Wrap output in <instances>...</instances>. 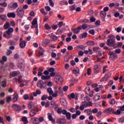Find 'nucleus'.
<instances>
[{"mask_svg": "<svg viewBox=\"0 0 124 124\" xmlns=\"http://www.w3.org/2000/svg\"><path fill=\"white\" fill-rule=\"evenodd\" d=\"M122 110H121V109H118L116 111H114L113 114H115V115H121V113H122Z\"/></svg>", "mask_w": 124, "mask_h": 124, "instance_id": "nucleus-37", "label": "nucleus"}, {"mask_svg": "<svg viewBox=\"0 0 124 124\" xmlns=\"http://www.w3.org/2000/svg\"><path fill=\"white\" fill-rule=\"evenodd\" d=\"M45 28L46 30H51V27L48 24H46L45 25Z\"/></svg>", "mask_w": 124, "mask_h": 124, "instance_id": "nucleus-56", "label": "nucleus"}, {"mask_svg": "<svg viewBox=\"0 0 124 124\" xmlns=\"http://www.w3.org/2000/svg\"><path fill=\"white\" fill-rule=\"evenodd\" d=\"M7 61V57L6 56H3L2 57V60L0 61V63H3V62H6Z\"/></svg>", "mask_w": 124, "mask_h": 124, "instance_id": "nucleus-31", "label": "nucleus"}, {"mask_svg": "<svg viewBox=\"0 0 124 124\" xmlns=\"http://www.w3.org/2000/svg\"><path fill=\"white\" fill-rule=\"evenodd\" d=\"M16 13L17 16H18V17H23L24 14H25V11H24L22 7H19L16 9Z\"/></svg>", "mask_w": 124, "mask_h": 124, "instance_id": "nucleus-3", "label": "nucleus"}, {"mask_svg": "<svg viewBox=\"0 0 124 124\" xmlns=\"http://www.w3.org/2000/svg\"><path fill=\"white\" fill-rule=\"evenodd\" d=\"M68 98L69 99H74L75 98V94L74 93H72L69 95H68Z\"/></svg>", "mask_w": 124, "mask_h": 124, "instance_id": "nucleus-24", "label": "nucleus"}, {"mask_svg": "<svg viewBox=\"0 0 124 124\" xmlns=\"http://www.w3.org/2000/svg\"><path fill=\"white\" fill-rule=\"evenodd\" d=\"M90 22L91 23H93V22H95V18H94V17L91 16L90 17Z\"/></svg>", "mask_w": 124, "mask_h": 124, "instance_id": "nucleus-51", "label": "nucleus"}, {"mask_svg": "<svg viewBox=\"0 0 124 124\" xmlns=\"http://www.w3.org/2000/svg\"><path fill=\"white\" fill-rule=\"evenodd\" d=\"M37 87L40 89H44L45 86H44V82L43 80H40L38 81L37 82Z\"/></svg>", "mask_w": 124, "mask_h": 124, "instance_id": "nucleus-8", "label": "nucleus"}, {"mask_svg": "<svg viewBox=\"0 0 124 124\" xmlns=\"http://www.w3.org/2000/svg\"><path fill=\"white\" fill-rule=\"evenodd\" d=\"M49 5L51 7H54V6L55 5V4H54V2H53V0H48Z\"/></svg>", "mask_w": 124, "mask_h": 124, "instance_id": "nucleus-42", "label": "nucleus"}, {"mask_svg": "<svg viewBox=\"0 0 124 124\" xmlns=\"http://www.w3.org/2000/svg\"><path fill=\"white\" fill-rule=\"evenodd\" d=\"M0 6H3V7H6L7 6V3L6 2L0 3Z\"/></svg>", "mask_w": 124, "mask_h": 124, "instance_id": "nucleus-54", "label": "nucleus"}, {"mask_svg": "<svg viewBox=\"0 0 124 124\" xmlns=\"http://www.w3.org/2000/svg\"><path fill=\"white\" fill-rule=\"evenodd\" d=\"M40 12L43 14V15H47V13H45V10L44 8H42L40 9Z\"/></svg>", "mask_w": 124, "mask_h": 124, "instance_id": "nucleus-46", "label": "nucleus"}, {"mask_svg": "<svg viewBox=\"0 0 124 124\" xmlns=\"http://www.w3.org/2000/svg\"><path fill=\"white\" fill-rule=\"evenodd\" d=\"M101 2L100 0H94V3L96 5H98L100 4Z\"/></svg>", "mask_w": 124, "mask_h": 124, "instance_id": "nucleus-61", "label": "nucleus"}, {"mask_svg": "<svg viewBox=\"0 0 124 124\" xmlns=\"http://www.w3.org/2000/svg\"><path fill=\"white\" fill-rule=\"evenodd\" d=\"M57 112L58 114H59V115H61V114H62V108H58Z\"/></svg>", "mask_w": 124, "mask_h": 124, "instance_id": "nucleus-38", "label": "nucleus"}, {"mask_svg": "<svg viewBox=\"0 0 124 124\" xmlns=\"http://www.w3.org/2000/svg\"><path fill=\"white\" fill-rule=\"evenodd\" d=\"M100 15L102 19H104L106 17V12L102 11L100 12Z\"/></svg>", "mask_w": 124, "mask_h": 124, "instance_id": "nucleus-22", "label": "nucleus"}, {"mask_svg": "<svg viewBox=\"0 0 124 124\" xmlns=\"http://www.w3.org/2000/svg\"><path fill=\"white\" fill-rule=\"evenodd\" d=\"M8 7L10 9H16L18 7V3L15 2L13 4L9 3L8 4Z\"/></svg>", "mask_w": 124, "mask_h": 124, "instance_id": "nucleus-7", "label": "nucleus"}, {"mask_svg": "<svg viewBox=\"0 0 124 124\" xmlns=\"http://www.w3.org/2000/svg\"><path fill=\"white\" fill-rule=\"evenodd\" d=\"M87 36H88V33H87V32H85L79 35V38H80V39H83V38H86Z\"/></svg>", "mask_w": 124, "mask_h": 124, "instance_id": "nucleus-19", "label": "nucleus"}, {"mask_svg": "<svg viewBox=\"0 0 124 124\" xmlns=\"http://www.w3.org/2000/svg\"><path fill=\"white\" fill-rule=\"evenodd\" d=\"M18 75V72L17 71H14L12 73V76L13 77H15Z\"/></svg>", "mask_w": 124, "mask_h": 124, "instance_id": "nucleus-43", "label": "nucleus"}, {"mask_svg": "<svg viewBox=\"0 0 124 124\" xmlns=\"http://www.w3.org/2000/svg\"><path fill=\"white\" fill-rule=\"evenodd\" d=\"M73 10H75V6L74 5L70 7V11H73Z\"/></svg>", "mask_w": 124, "mask_h": 124, "instance_id": "nucleus-60", "label": "nucleus"}, {"mask_svg": "<svg viewBox=\"0 0 124 124\" xmlns=\"http://www.w3.org/2000/svg\"><path fill=\"white\" fill-rule=\"evenodd\" d=\"M7 16L8 18H15L16 17V14L14 12L9 13L7 14Z\"/></svg>", "mask_w": 124, "mask_h": 124, "instance_id": "nucleus-17", "label": "nucleus"}, {"mask_svg": "<svg viewBox=\"0 0 124 124\" xmlns=\"http://www.w3.org/2000/svg\"><path fill=\"white\" fill-rule=\"evenodd\" d=\"M86 124H93V122H91L89 120H85Z\"/></svg>", "mask_w": 124, "mask_h": 124, "instance_id": "nucleus-64", "label": "nucleus"}, {"mask_svg": "<svg viewBox=\"0 0 124 124\" xmlns=\"http://www.w3.org/2000/svg\"><path fill=\"white\" fill-rule=\"evenodd\" d=\"M56 124H64L66 123V120L65 119L60 118L57 119L56 121Z\"/></svg>", "mask_w": 124, "mask_h": 124, "instance_id": "nucleus-13", "label": "nucleus"}, {"mask_svg": "<svg viewBox=\"0 0 124 124\" xmlns=\"http://www.w3.org/2000/svg\"><path fill=\"white\" fill-rule=\"evenodd\" d=\"M60 4L61 6L64 5V4H65V5H67L68 4V2L65 0H63L60 1Z\"/></svg>", "mask_w": 124, "mask_h": 124, "instance_id": "nucleus-21", "label": "nucleus"}, {"mask_svg": "<svg viewBox=\"0 0 124 124\" xmlns=\"http://www.w3.org/2000/svg\"><path fill=\"white\" fill-rule=\"evenodd\" d=\"M10 27V23L8 22H6L3 25V27L5 30H7L6 31L3 32V37L7 39H10L12 37V33L14 31L13 28H9Z\"/></svg>", "mask_w": 124, "mask_h": 124, "instance_id": "nucleus-1", "label": "nucleus"}, {"mask_svg": "<svg viewBox=\"0 0 124 124\" xmlns=\"http://www.w3.org/2000/svg\"><path fill=\"white\" fill-rule=\"evenodd\" d=\"M94 69L95 73H99L100 72V70L101 68H100V65H95L93 67Z\"/></svg>", "mask_w": 124, "mask_h": 124, "instance_id": "nucleus-14", "label": "nucleus"}, {"mask_svg": "<svg viewBox=\"0 0 124 124\" xmlns=\"http://www.w3.org/2000/svg\"><path fill=\"white\" fill-rule=\"evenodd\" d=\"M54 81L56 83H59V82H60V83L62 84V83L63 82V78L61 75H57L55 77Z\"/></svg>", "mask_w": 124, "mask_h": 124, "instance_id": "nucleus-5", "label": "nucleus"}, {"mask_svg": "<svg viewBox=\"0 0 124 124\" xmlns=\"http://www.w3.org/2000/svg\"><path fill=\"white\" fill-rule=\"evenodd\" d=\"M114 52H115L114 54H121V52H122V50L120 48H117V49L115 50Z\"/></svg>", "mask_w": 124, "mask_h": 124, "instance_id": "nucleus-40", "label": "nucleus"}, {"mask_svg": "<svg viewBox=\"0 0 124 124\" xmlns=\"http://www.w3.org/2000/svg\"><path fill=\"white\" fill-rule=\"evenodd\" d=\"M117 44V46H115L116 48H120L123 45V42H119Z\"/></svg>", "mask_w": 124, "mask_h": 124, "instance_id": "nucleus-49", "label": "nucleus"}, {"mask_svg": "<svg viewBox=\"0 0 124 124\" xmlns=\"http://www.w3.org/2000/svg\"><path fill=\"white\" fill-rule=\"evenodd\" d=\"M82 30V27L79 26V27H77V28L72 29V31L74 33H76L77 34L80 32V31Z\"/></svg>", "mask_w": 124, "mask_h": 124, "instance_id": "nucleus-10", "label": "nucleus"}, {"mask_svg": "<svg viewBox=\"0 0 124 124\" xmlns=\"http://www.w3.org/2000/svg\"><path fill=\"white\" fill-rule=\"evenodd\" d=\"M18 97H19V96L18 95V94L17 93H15L14 94V96L12 98L13 101H14V102H16V101L18 100Z\"/></svg>", "mask_w": 124, "mask_h": 124, "instance_id": "nucleus-18", "label": "nucleus"}, {"mask_svg": "<svg viewBox=\"0 0 124 124\" xmlns=\"http://www.w3.org/2000/svg\"><path fill=\"white\" fill-rule=\"evenodd\" d=\"M22 121L23 122L24 124H27L28 123H29V121H28V118L26 116H23L22 118Z\"/></svg>", "mask_w": 124, "mask_h": 124, "instance_id": "nucleus-26", "label": "nucleus"}, {"mask_svg": "<svg viewBox=\"0 0 124 124\" xmlns=\"http://www.w3.org/2000/svg\"><path fill=\"white\" fill-rule=\"evenodd\" d=\"M61 103L63 106H66V105H67V101L65 99H62L61 100Z\"/></svg>", "mask_w": 124, "mask_h": 124, "instance_id": "nucleus-20", "label": "nucleus"}, {"mask_svg": "<svg viewBox=\"0 0 124 124\" xmlns=\"http://www.w3.org/2000/svg\"><path fill=\"white\" fill-rule=\"evenodd\" d=\"M68 112H67V111L66 109H62V115H66Z\"/></svg>", "mask_w": 124, "mask_h": 124, "instance_id": "nucleus-63", "label": "nucleus"}, {"mask_svg": "<svg viewBox=\"0 0 124 124\" xmlns=\"http://www.w3.org/2000/svg\"><path fill=\"white\" fill-rule=\"evenodd\" d=\"M12 107L13 109L15 110V111H16V112H19L22 109V107H21V106L17 104H13Z\"/></svg>", "mask_w": 124, "mask_h": 124, "instance_id": "nucleus-4", "label": "nucleus"}, {"mask_svg": "<svg viewBox=\"0 0 124 124\" xmlns=\"http://www.w3.org/2000/svg\"><path fill=\"white\" fill-rule=\"evenodd\" d=\"M90 100H91V98H90L89 96H86L84 97V102L87 103L90 101Z\"/></svg>", "mask_w": 124, "mask_h": 124, "instance_id": "nucleus-41", "label": "nucleus"}, {"mask_svg": "<svg viewBox=\"0 0 124 124\" xmlns=\"http://www.w3.org/2000/svg\"><path fill=\"white\" fill-rule=\"evenodd\" d=\"M29 94H26L23 95V99H24V100H28V99H29Z\"/></svg>", "mask_w": 124, "mask_h": 124, "instance_id": "nucleus-50", "label": "nucleus"}, {"mask_svg": "<svg viewBox=\"0 0 124 124\" xmlns=\"http://www.w3.org/2000/svg\"><path fill=\"white\" fill-rule=\"evenodd\" d=\"M90 20H89V19H82L81 21V23H89Z\"/></svg>", "mask_w": 124, "mask_h": 124, "instance_id": "nucleus-59", "label": "nucleus"}, {"mask_svg": "<svg viewBox=\"0 0 124 124\" xmlns=\"http://www.w3.org/2000/svg\"><path fill=\"white\" fill-rule=\"evenodd\" d=\"M109 55V59H111L112 61H114V60H116L118 59V55L113 52H111Z\"/></svg>", "mask_w": 124, "mask_h": 124, "instance_id": "nucleus-12", "label": "nucleus"}, {"mask_svg": "<svg viewBox=\"0 0 124 124\" xmlns=\"http://www.w3.org/2000/svg\"><path fill=\"white\" fill-rule=\"evenodd\" d=\"M84 112H85V113H87V114H88V115H91V114L92 113V110H91L90 109H85Z\"/></svg>", "mask_w": 124, "mask_h": 124, "instance_id": "nucleus-45", "label": "nucleus"}, {"mask_svg": "<svg viewBox=\"0 0 124 124\" xmlns=\"http://www.w3.org/2000/svg\"><path fill=\"white\" fill-rule=\"evenodd\" d=\"M89 33L90 34H92V35H94V33H95V31H94V30H90Z\"/></svg>", "mask_w": 124, "mask_h": 124, "instance_id": "nucleus-55", "label": "nucleus"}, {"mask_svg": "<svg viewBox=\"0 0 124 124\" xmlns=\"http://www.w3.org/2000/svg\"><path fill=\"white\" fill-rule=\"evenodd\" d=\"M51 39L53 40V41H56L58 40V37L56 35H54L50 38Z\"/></svg>", "mask_w": 124, "mask_h": 124, "instance_id": "nucleus-53", "label": "nucleus"}, {"mask_svg": "<svg viewBox=\"0 0 124 124\" xmlns=\"http://www.w3.org/2000/svg\"><path fill=\"white\" fill-rule=\"evenodd\" d=\"M8 44L12 46H14V45H15V43L13 40H10L8 42Z\"/></svg>", "mask_w": 124, "mask_h": 124, "instance_id": "nucleus-33", "label": "nucleus"}, {"mask_svg": "<svg viewBox=\"0 0 124 124\" xmlns=\"http://www.w3.org/2000/svg\"><path fill=\"white\" fill-rule=\"evenodd\" d=\"M47 91L48 92V93H49L50 95L53 94V93H54V92L53 91V90H52V88L51 87H48L47 89Z\"/></svg>", "mask_w": 124, "mask_h": 124, "instance_id": "nucleus-29", "label": "nucleus"}, {"mask_svg": "<svg viewBox=\"0 0 124 124\" xmlns=\"http://www.w3.org/2000/svg\"><path fill=\"white\" fill-rule=\"evenodd\" d=\"M100 95H101V94L100 93L96 94L93 97L94 101H97L98 100H100Z\"/></svg>", "mask_w": 124, "mask_h": 124, "instance_id": "nucleus-16", "label": "nucleus"}, {"mask_svg": "<svg viewBox=\"0 0 124 124\" xmlns=\"http://www.w3.org/2000/svg\"><path fill=\"white\" fill-rule=\"evenodd\" d=\"M111 112L112 114H114V110L112 108H108L104 111V113H105V114H107L108 115L110 114Z\"/></svg>", "mask_w": 124, "mask_h": 124, "instance_id": "nucleus-11", "label": "nucleus"}, {"mask_svg": "<svg viewBox=\"0 0 124 124\" xmlns=\"http://www.w3.org/2000/svg\"><path fill=\"white\" fill-rule=\"evenodd\" d=\"M66 118L68 121H70L71 120V113L70 112H68L66 115Z\"/></svg>", "mask_w": 124, "mask_h": 124, "instance_id": "nucleus-28", "label": "nucleus"}, {"mask_svg": "<svg viewBox=\"0 0 124 124\" xmlns=\"http://www.w3.org/2000/svg\"><path fill=\"white\" fill-rule=\"evenodd\" d=\"M36 114V113L35 111H34L33 110L31 109V110L30 112L31 116L32 117H33Z\"/></svg>", "mask_w": 124, "mask_h": 124, "instance_id": "nucleus-47", "label": "nucleus"}, {"mask_svg": "<svg viewBox=\"0 0 124 124\" xmlns=\"http://www.w3.org/2000/svg\"><path fill=\"white\" fill-rule=\"evenodd\" d=\"M51 78L50 76H42L41 79L42 80H49Z\"/></svg>", "mask_w": 124, "mask_h": 124, "instance_id": "nucleus-27", "label": "nucleus"}, {"mask_svg": "<svg viewBox=\"0 0 124 124\" xmlns=\"http://www.w3.org/2000/svg\"><path fill=\"white\" fill-rule=\"evenodd\" d=\"M99 49V47L98 46H95L93 48V52H95L96 53L98 51Z\"/></svg>", "mask_w": 124, "mask_h": 124, "instance_id": "nucleus-44", "label": "nucleus"}, {"mask_svg": "<svg viewBox=\"0 0 124 124\" xmlns=\"http://www.w3.org/2000/svg\"><path fill=\"white\" fill-rule=\"evenodd\" d=\"M26 44H27L26 43V41H23L20 43L19 46L21 47V48H22L23 49H24V48L26 47Z\"/></svg>", "mask_w": 124, "mask_h": 124, "instance_id": "nucleus-25", "label": "nucleus"}, {"mask_svg": "<svg viewBox=\"0 0 124 124\" xmlns=\"http://www.w3.org/2000/svg\"><path fill=\"white\" fill-rule=\"evenodd\" d=\"M119 123H124V117H122L119 119Z\"/></svg>", "mask_w": 124, "mask_h": 124, "instance_id": "nucleus-62", "label": "nucleus"}, {"mask_svg": "<svg viewBox=\"0 0 124 124\" xmlns=\"http://www.w3.org/2000/svg\"><path fill=\"white\" fill-rule=\"evenodd\" d=\"M1 86L2 88L6 87V80H3L1 82Z\"/></svg>", "mask_w": 124, "mask_h": 124, "instance_id": "nucleus-32", "label": "nucleus"}, {"mask_svg": "<svg viewBox=\"0 0 124 124\" xmlns=\"http://www.w3.org/2000/svg\"><path fill=\"white\" fill-rule=\"evenodd\" d=\"M88 106H89V103L84 101L81 102V106L79 107V110H80L81 111H83L85 108L88 107Z\"/></svg>", "mask_w": 124, "mask_h": 124, "instance_id": "nucleus-6", "label": "nucleus"}, {"mask_svg": "<svg viewBox=\"0 0 124 124\" xmlns=\"http://www.w3.org/2000/svg\"><path fill=\"white\" fill-rule=\"evenodd\" d=\"M78 49H82V50H85L86 49V46L83 45H79L77 46Z\"/></svg>", "mask_w": 124, "mask_h": 124, "instance_id": "nucleus-39", "label": "nucleus"}, {"mask_svg": "<svg viewBox=\"0 0 124 124\" xmlns=\"http://www.w3.org/2000/svg\"><path fill=\"white\" fill-rule=\"evenodd\" d=\"M18 67L20 69L22 68H25V64L22 62L19 63L18 65Z\"/></svg>", "mask_w": 124, "mask_h": 124, "instance_id": "nucleus-35", "label": "nucleus"}, {"mask_svg": "<svg viewBox=\"0 0 124 124\" xmlns=\"http://www.w3.org/2000/svg\"><path fill=\"white\" fill-rule=\"evenodd\" d=\"M111 77V74L110 73H107L106 74L105 76L102 78L101 80V82H106V81H108L109 78Z\"/></svg>", "mask_w": 124, "mask_h": 124, "instance_id": "nucleus-9", "label": "nucleus"}, {"mask_svg": "<svg viewBox=\"0 0 124 124\" xmlns=\"http://www.w3.org/2000/svg\"><path fill=\"white\" fill-rule=\"evenodd\" d=\"M87 28H88V25H87L86 24H84L81 26V29H82L83 30H86V29H87Z\"/></svg>", "mask_w": 124, "mask_h": 124, "instance_id": "nucleus-58", "label": "nucleus"}, {"mask_svg": "<svg viewBox=\"0 0 124 124\" xmlns=\"http://www.w3.org/2000/svg\"><path fill=\"white\" fill-rule=\"evenodd\" d=\"M28 108L29 109H32L34 108V103L32 102H31L28 104Z\"/></svg>", "mask_w": 124, "mask_h": 124, "instance_id": "nucleus-23", "label": "nucleus"}, {"mask_svg": "<svg viewBox=\"0 0 124 124\" xmlns=\"http://www.w3.org/2000/svg\"><path fill=\"white\" fill-rule=\"evenodd\" d=\"M93 10H90L88 11V15L90 16H93Z\"/></svg>", "mask_w": 124, "mask_h": 124, "instance_id": "nucleus-57", "label": "nucleus"}, {"mask_svg": "<svg viewBox=\"0 0 124 124\" xmlns=\"http://www.w3.org/2000/svg\"><path fill=\"white\" fill-rule=\"evenodd\" d=\"M48 98V96L46 95H43L41 97V100H46Z\"/></svg>", "mask_w": 124, "mask_h": 124, "instance_id": "nucleus-52", "label": "nucleus"}, {"mask_svg": "<svg viewBox=\"0 0 124 124\" xmlns=\"http://www.w3.org/2000/svg\"><path fill=\"white\" fill-rule=\"evenodd\" d=\"M6 18H7V16L4 15H0V18L2 21H5V20H6Z\"/></svg>", "mask_w": 124, "mask_h": 124, "instance_id": "nucleus-36", "label": "nucleus"}, {"mask_svg": "<svg viewBox=\"0 0 124 124\" xmlns=\"http://www.w3.org/2000/svg\"><path fill=\"white\" fill-rule=\"evenodd\" d=\"M86 44H87V45H89V46H94L95 43L93 41H88L87 42Z\"/></svg>", "mask_w": 124, "mask_h": 124, "instance_id": "nucleus-30", "label": "nucleus"}, {"mask_svg": "<svg viewBox=\"0 0 124 124\" xmlns=\"http://www.w3.org/2000/svg\"><path fill=\"white\" fill-rule=\"evenodd\" d=\"M36 26H38L37 24V19L34 18L32 21V26H31V29H33L36 27Z\"/></svg>", "mask_w": 124, "mask_h": 124, "instance_id": "nucleus-15", "label": "nucleus"}, {"mask_svg": "<svg viewBox=\"0 0 124 124\" xmlns=\"http://www.w3.org/2000/svg\"><path fill=\"white\" fill-rule=\"evenodd\" d=\"M48 115V120L49 121H52L53 120V117H52V114H51L50 113H48L47 114Z\"/></svg>", "mask_w": 124, "mask_h": 124, "instance_id": "nucleus-48", "label": "nucleus"}, {"mask_svg": "<svg viewBox=\"0 0 124 124\" xmlns=\"http://www.w3.org/2000/svg\"><path fill=\"white\" fill-rule=\"evenodd\" d=\"M85 91L86 93H91V88H90V87H87L85 89Z\"/></svg>", "mask_w": 124, "mask_h": 124, "instance_id": "nucleus-34", "label": "nucleus"}, {"mask_svg": "<svg viewBox=\"0 0 124 124\" xmlns=\"http://www.w3.org/2000/svg\"><path fill=\"white\" fill-rule=\"evenodd\" d=\"M108 39L106 42V44L109 47H113L114 49H116V40H115V36L112 34L108 35Z\"/></svg>", "mask_w": 124, "mask_h": 124, "instance_id": "nucleus-2", "label": "nucleus"}]
</instances>
